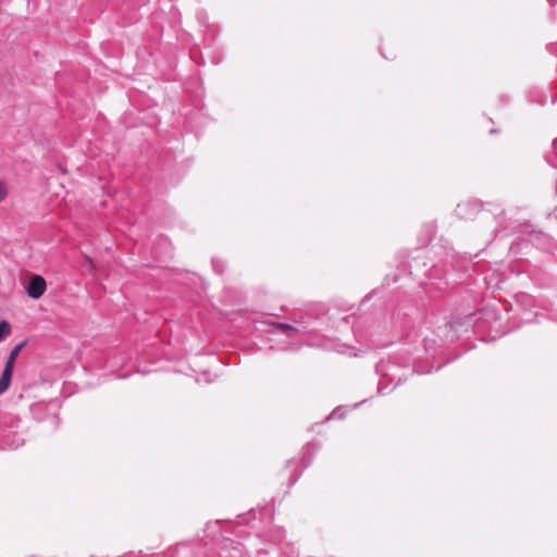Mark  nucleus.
Returning <instances> with one entry per match:
<instances>
[{"label": "nucleus", "instance_id": "nucleus-5", "mask_svg": "<svg viewBox=\"0 0 557 557\" xmlns=\"http://www.w3.org/2000/svg\"><path fill=\"white\" fill-rule=\"evenodd\" d=\"M319 449L320 445L318 443H309L301 450L302 457L300 461L290 459L286 462L284 471H288L289 473V479L287 482L288 486L294 485L298 481L302 470L310 466L315 453Z\"/></svg>", "mask_w": 557, "mask_h": 557}, {"label": "nucleus", "instance_id": "nucleus-27", "mask_svg": "<svg viewBox=\"0 0 557 557\" xmlns=\"http://www.w3.org/2000/svg\"><path fill=\"white\" fill-rule=\"evenodd\" d=\"M203 377H205L206 382H209V380L207 377V373H203Z\"/></svg>", "mask_w": 557, "mask_h": 557}, {"label": "nucleus", "instance_id": "nucleus-18", "mask_svg": "<svg viewBox=\"0 0 557 557\" xmlns=\"http://www.w3.org/2000/svg\"><path fill=\"white\" fill-rule=\"evenodd\" d=\"M287 557H298V550L294 546H288L287 550H284Z\"/></svg>", "mask_w": 557, "mask_h": 557}, {"label": "nucleus", "instance_id": "nucleus-14", "mask_svg": "<svg viewBox=\"0 0 557 557\" xmlns=\"http://www.w3.org/2000/svg\"><path fill=\"white\" fill-rule=\"evenodd\" d=\"M11 333L10 323L5 320L0 321V342L4 338V336Z\"/></svg>", "mask_w": 557, "mask_h": 557}, {"label": "nucleus", "instance_id": "nucleus-8", "mask_svg": "<svg viewBox=\"0 0 557 557\" xmlns=\"http://www.w3.org/2000/svg\"><path fill=\"white\" fill-rule=\"evenodd\" d=\"M482 209V205L478 200H468L459 203L455 210L456 214L465 220L473 219Z\"/></svg>", "mask_w": 557, "mask_h": 557}, {"label": "nucleus", "instance_id": "nucleus-26", "mask_svg": "<svg viewBox=\"0 0 557 557\" xmlns=\"http://www.w3.org/2000/svg\"><path fill=\"white\" fill-rule=\"evenodd\" d=\"M557 101V95L552 99V103H555Z\"/></svg>", "mask_w": 557, "mask_h": 557}, {"label": "nucleus", "instance_id": "nucleus-9", "mask_svg": "<svg viewBox=\"0 0 557 557\" xmlns=\"http://www.w3.org/2000/svg\"><path fill=\"white\" fill-rule=\"evenodd\" d=\"M529 240L540 250L550 251L553 247V238L543 232H536L532 230Z\"/></svg>", "mask_w": 557, "mask_h": 557}, {"label": "nucleus", "instance_id": "nucleus-28", "mask_svg": "<svg viewBox=\"0 0 557 557\" xmlns=\"http://www.w3.org/2000/svg\"><path fill=\"white\" fill-rule=\"evenodd\" d=\"M552 165H553L554 168H557V163H553V162H552Z\"/></svg>", "mask_w": 557, "mask_h": 557}, {"label": "nucleus", "instance_id": "nucleus-11", "mask_svg": "<svg viewBox=\"0 0 557 557\" xmlns=\"http://www.w3.org/2000/svg\"><path fill=\"white\" fill-rule=\"evenodd\" d=\"M529 98L532 102L544 104L545 103V91L543 89L534 88L530 90Z\"/></svg>", "mask_w": 557, "mask_h": 557}, {"label": "nucleus", "instance_id": "nucleus-20", "mask_svg": "<svg viewBox=\"0 0 557 557\" xmlns=\"http://www.w3.org/2000/svg\"><path fill=\"white\" fill-rule=\"evenodd\" d=\"M484 280L486 281V284H487L488 287H491V288H498L499 287L498 286L499 281H497L495 284H492V282L487 281L486 277Z\"/></svg>", "mask_w": 557, "mask_h": 557}, {"label": "nucleus", "instance_id": "nucleus-21", "mask_svg": "<svg viewBox=\"0 0 557 557\" xmlns=\"http://www.w3.org/2000/svg\"><path fill=\"white\" fill-rule=\"evenodd\" d=\"M197 16H198V20H199L200 22H203V21H205V18H206V14H205L203 12H198V13H197Z\"/></svg>", "mask_w": 557, "mask_h": 557}, {"label": "nucleus", "instance_id": "nucleus-29", "mask_svg": "<svg viewBox=\"0 0 557 557\" xmlns=\"http://www.w3.org/2000/svg\"><path fill=\"white\" fill-rule=\"evenodd\" d=\"M555 215L557 216V208H555Z\"/></svg>", "mask_w": 557, "mask_h": 557}, {"label": "nucleus", "instance_id": "nucleus-22", "mask_svg": "<svg viewBox=\"0 0 557 557\" xmlns=\"http://www.w3.org/2000/svg\"><path fill=\"white\" fill-rule=\"evenodd\" d=\"M552 145L555 151L557 152V139H554Z\"/></svg>", "mask_w": 557, "mask_h": 557}, {"label": "nucleus", "instance_id": "nucleus-4", "mask_svg": "<svg viewBox=\"0 0 557 557\" xmlns=\"http://www.w3.org/2000/svg\"><path fill=\"white\" fill-rule=\"evenodd\" d=\"M308 332L304 320H293V323L281 322V350H294L301 346Z\"/></svg>", "mask_w": 557, "mask_h": 557}, {"label": "nucleus", "instance_id": "nucleus-13", "mask_svg": "<svg viewBox=\"0 0 557 557\" xmlns=\"http://www.w3.org/2000/svg\"><path fill=\"white\" fill-rule=\"evenodd\" d=\"M347 410L344 407L335 408L329 416V420L343 419L346 416Z\"/></svg>", "mask_w": 557, "mask_h": 557}, {"label": "nucleus", "instance_id": "nucleus-25", "mask_svg": "<svg viewBox=\"0 0 557 557\" xmlns=\"http://www.w3.org/2000/svg\"><path fill=\"white\" fill-rule=\"evenodd\" d=\"M550 4L557 3V0H547Z\"/></svg>", "mask_w": 557, "mask_h": 557}, {"label": "nucleus", "instance_id": "nucleus-10", "mask_svg": "<svg viewBox=\"0 0 557 557\" xmlns=\"http://www.w3.org/2000/svg\"><path fill=\"white\" fill-rule=\"evenodd\" d=\"M257 330L262 333L276 334L278 332V323L275 321H259Z\"/></svg>", "mask_w": 557, "mask_h": 557}, {"label": "nucleus", "instance_id": "nucleus-24", "mask_svg": "<svg viewBox=\"0 0 557 557\" xmlns=\"http://www.w3.org/2000/svg\"><path fill=\"white\" fill-rule=\"evenodd\" d=\"M52 421H53V423L55 424V426L59 424V419H58V417H53V418H52Z\"/></svg>", "mask_w": 557, "mask_h": 557}, {"label": "nucleus", "instance_id": "nucleus-6", "mask_svg": "<svg viewBox=\"0 0 557 557\" xmlns=\"http://www.w3.org/2000/svg\"><path fill=\"white\" fill-rule=\"evenodd\" d=\"M25 345L26 341H23L10 351L2 375L0 377V394L8 389L11 382L15 360Z\"/></svg>", "mask_w": 557, "mask_h": 557}, {"label": "nucleus", "instance_id": "nucleus-15", "mask_svg": "<svg viewBox=\"0 0 557 557\" xmlns=\"http://www.w3.org/2000/svg\"><path fill=\"white\" fill-rule=\"evenodd\" d=\"M212 268L215 273L223 274V272L225 270L224 261H222L221 259L213 258L212 259Z\"/></svg>", "mask_w": 557, "mask_h": 557}, {"label": "nucleus", "instance_id": "nucleus-2", "mask_svg": "<svg viewBox=\"0 0 557 557\" xmlns=\"http://www.w3.org/2000/svg\"><path fill=\"white\" fill-rule=\"evenodd\" d=\"M404 272L416 276L420 285L426 286L429 283L435 285L437 289H443L446 285L445 272L437 264L428 267L422 250H418V253L410 259L408 263H404L398 268L397 273L393 275H386L384 283L389 285L391 283H398L400 275Z\"/></svg>", "mask_w": 557, "mask_h": 557}, {"label": "nucleus", "instance_id": "nucleus-17", "mask_svg": "<svg viewBox=\"0 0 557 557\" xmlns=\"http://www.w3.org/2000/svg\"><path fill=\"white\" fill-rule=\"evenodd\" d=\"M9 195L8 186L4 182L0 181V202H2Z\"/></svg>", "mask_w": 557, "mask_h": 557}, {"label": "nucleus", "instance_id": "nucleus-3", "mask_svg": "<svg viewBox=\"0 0 557 557\" xmlns=\"http://www.w3.org/2000/svg\"><path fill=\"white\" fill-rule=\"evenodd\" d=\"M352 333L360 343H370L381 346V342L388 333V323L382 312L373 315L352 317ZM385 344H382L384 346Z\"/></svg>", "mask_w": 557, "mask_h": 557}, {"label": "nucleus", "instance_id": "nucleus-12", "mask_svg": "<svg viewBox=\"0 0 557 557\" xmlns=\"http://www.w3.org/2000/svg\"><path fill=\"white\" fill-rule=\"evenodd\" d=\"M517 306H533V298L528 294H520L516 296Z\"/></svg>", "mask_w": 557, "mask_h": 557}, {"label": "nucleus", "instance_id": "nucleus-19", "mask_svg": "<svg viewBox=\"0 0 557 557\" xmlns=\"http://www.w3.org/2000/svg\"><path fill=\"white\" fill-rule=\"evenodd\" d=\"M547 50L550 54H554L557 57V41L556 42H552L549 45H547Z\"/></svg>", "mask_w": 557, "mask_h": 557}, {"label": "nucleus", "instance_id": "nucleus-1", "mask_svg": "<svg viewBox=\"0 0 557 557\" xmlns=\"http://www.w3.org/2000/svg\"><path fill=\"white\" fill-rule=\"evenodd\" d=\"M417 356L408 349H403L393 357H391L387 361L381 360L375 364V372L384 380L388 381L385 383L384 381H380L377 384V393L381 395H386L391 391H393L398 384L403 381L407 380V376L400 374L399 371L401 369H410L411 373L424 374L432 372V369L424 370L418 364Z\"/></svg>", "mask_w": 557, "mask_h": 557}, {"label": "nucleus", "instance_id": "nucleus-7", "mask_svg": "<svg viewBox=\"0 0 557 557\" xmlns=\"http://www.w3.org/2000/svg\"><path fill=\"white\" fill-rule=\"evenodd\" d=\"M46 288V280L39 274H34L26 286V294L29 298L37 300L45 294Z\"/></svg>", "mask_w": 557, "mask_h": 557}, {"label": "nucleus", "instance_id": "nucleus-16", "mask_svg": "<svg viewBox=\"0 0 557 557\" xmlns=\"http://www.w3.org/2000/svg\"><path fill=\"white\" fill-rule=\"evenodd\" d=\"M535 318H536V313L523 311L520 319L523 323H531L535 320Z\"/></svg>", "mask_w": 557, "mask_h": 557}, {"label": "nucleus", "instance_id": "nucleus-23", "mask_svg": "<svg viewBox=\"0 0 557 557\" xmlns=\"http://www.w3.org/2000/svg\"><path fill=\"white\" fill-rule=\"evenodd\" d=\"M350 319H351V317L346 315V317L343 318V321L346 322V323H349Z\"/></svg>", "mask_w": 557, "mask_h": 557}]
</instances>
